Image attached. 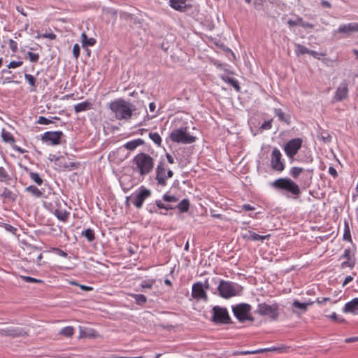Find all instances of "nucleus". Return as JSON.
<instances>
[{"label": "nucleus", "instance_id": "nucleus-1", "mask_svg": "<svg viewBox=\"0 0 358 358\" xmlns=\"http://www.w3.org/2000/svg\"><path fill=\"white\" fill-rule=\"evenodd\" d=\"M108 108L118 120H129L134 110V106L130 102L121 98L111 101Z\"/></svg>", "mask_w": 358, "mask_h": 358}, {"label": "nucleus", "instance_id": "nucleus-2", "mask_svg": "<svg viewBox=\"0 0 358 358\" xmlns=\"http://www.w3.org/2000/svg\"><path fill=\"white\" fill-rule=\"evenodd\" d=\"M132 164L134 171L144 176L152 172L155 162L150 155L140 152L133 158Z\"/></svg>", "mask_w": 358, "mask_h": 358}, {"label": "nucleus", "instance_id": "nucleus-3", "mask_svg": "<svg viewBox=\"0 0 358 358\" xmlns=\"http://www.w3.org/2000/svg\"><path fill=\"white\" fill-rule=\"evenodd\" d=\"M271 186L278 190H285L296 196L301 194L299 185L288 178H278L271 183Z\"/></svg>", "mask_w": 358, "mask_h": 358}, {"label": "nucleus", "instance_id": "nucleus-4", "mask_svg": "<svg viewBox=\"0 0 358 358\" xmlns=\"http://www.w3.org/2000/svg\"><path fill=\"white\" fill-rule=\"evenodd\" d=\"M169 138L173 142L184 144L192 143L195 141V137L188 133L187 127L173 129L169 134Z\"/></svg>", "mask_w": 358, "mask_h": 358}, {"label": "nucleus", "instance_id": "nucleus-5", "mask_svg": "<svg viewBox=\"0 0 358 358\" xmlns=\"http://www.w3.org/2000/svg\"><path fill=\"white\" fill-rule=\"evenodd\" d=\"M251 310L252 306L250 304L245 303L232 306V312L234 316L241 322H243L246 320H249L250 322L254 321V317L250 315Z\"/></svg>", "mask_w": 358, "mask_h": 358}, {"label": "nucleus", "instance_id": "nucleus-6", "mask_svg": "<svg viewBox=\"0 0 358 358\" xmlns=\"http://www.w3.org/2000/svg\"><path fill=\"white\" fill-rule=\"evenodd\" d=\"M255 312L261 316H267L271 320H276L279 316V305L276 303L271 305L259 303Z\"/></svg>", "mask_w": 358, "mask_h": 358}, {"label": "nucleus", "instance_id": "nucleus-7", "mask_svg": "<svg viewBox=\"0 0 358 358\" xmlns=\"http://www.w3.org/2000/svg\"><path fill=\"white\" fill-rule=\"evenodd\" d=\"M155 174V179L157 181V184L164 187L167 185V180L173 177V172L166 168L164 162L161 161L156 167Z\"/></svg>", "mask_w": 358, "mask_h": 358}, {"label": "nucleus", "instance_id": "nucleus-8", "mask_svg": "<svg viewBox=\"0 0 358 358\" xmlns=\"http://www.w3.org/2000/svg\"><path fill=\"white\" fill-rule=\"evenodd\" d=\"M217 289L220 295L224 299L231 298L238 293V285L230 281L222 280Z\"/></svg>", "mask_w": 358, "mask_h": 358}, {"label": "nucleus", "instance_id": "nucleus-9", "mask_svg": "<svg viewBox=\"0 0 358 358\" xmlns=\"http://www.w3.org/2000/svg\"><path fill=\"white\" fill-rule=\"evenodd\" d=\"M151 196V191L143 186L139 188L138 192L134 193L131 196L127 197L130 199L132 204L138 209L142 208L144 201Z\"/></svg>", "mask_w": 358, "mask_h": 358}, {"label": "nucleus", "instance_id": "nucleus-10", "mask_svg": "<svg viewBox=\"0 0 358 358\" xmlns=\"http://www.w3.org/2000/svg\"><path fill=\"white\" fill-rule=\"evenodd\" d=\"M212 321L215 324H230L231 317L226 308L215 306L213 308Z\"/></svg>", "mask_w": 358, "mask_h": 358}, {"label": "nucleus", "instance_id": "nucleus-11", "mask_svg": "<svg viewBox=\"0 0 358 358\" xmlns=\"http://www.w3.org/2000/svg\"><path fill=\"white\" fill-rule=\"evenodd\" d=\"M302 139L296 138L289 141L285 145L284 150L289 158H293L302 146Z\"/></svg>", "mask_w": 358, "mask_h": 358}, {"label": "nucleus", "instance_id": "nucleus-12", "mask_svg": "<svg viewBox=\"0 0 358 358\" xmlns=\"http://www.w3.org/2000/svg\"><path fill=\"white\" fill-rule=\"evenodd\" d=\"M271 166L273 170L282 172L285 169V164L282 160V154L277 148H273L271 155Z\"/></svg>", "mask_w": 358, "mask_h": 358}, {"label": "nucleus", "instance_id": "nucleus-13", "mask_svg": "<svg viewBox=\"0 0 358 358\" xmlns=\"http://www.w3.org/2000/svg\"><path fill=\"white\" fill-rule=\"evenodd\" d=\"M63 136L62 131H46L42 136V141L51 145L60 144L61 138Z\"/></svg>", "mask_w": 358, "mask_h": 358}, {"label": "nucleus", "instance_id": "nucleus-14", "mask_svg": "<svg viewBox=\"0 0 358 358\" xmlns=\"http://www.w3.org/2000/svg\"><path fill=\"white\" fill-rule=\"evenodd\" d=\"M54 162L60 171H70L77 168L76 163L69 162V158L65 156L56 157Z\"/></svg>", "mask_w": 358, "mask_h": 358}, {"label": "nucleus", "instance_id": "nucleus-15", "mask_svg": "<svg viewBox=\"0 0 358 358\" xmlns=\"http://www.w3.org/2000/svg\"><path fill=\"white\" fill-rule=\"evenodd\" d=\"M192 296L197 301L203 300L206 301L208 300L207 293L203 288L202 282H197L193 284Z\"/></svg>", "mask_w": 358, "mask_h": 358}, {"label": "nucleus", "instance_id": "nucleus-16", "mask_svg": "<svg viewBox=\"0 0 358 358\" xmlns=\"http://www.w3.org/2000/svg\"><path fill=\"white\" fill-rule=\"evenodd\" d=\"M348 95V86L347 83H342L336 89L334 99L336 101H341L346 99Z\"/></svg>", "mask_w": 358, "mask_h": 358}, {"label": "nucleus", "instance_id": "nucleus-17", "mask_svg": "<svg viewBox=\"0 0 358 358\" xmlns=\"http://www.w3.org/2000/svg\"><path fill=\"white\" fill-rule=\"evenodd\" d=\"M338 32L347 34L358 32V22H350L342 24L338 27Z\"/></svg>", "mask_w": 358, "mask_h": 358}, {"label": "nucleus", "instance_id": "nucleus-18", "mask_svg": "<svg viewBox=\"0 0 358 358\" xmlns=\"http://www.w3.org/2000/svg\"><path fill=\"white\" fill-rule=\"evenodd\" d=\"M54 215L56 217L63 222H66L70 216V212L65 208H62L60 206L55 210Z\"/></svg>", "mask_w": 358, "mask_h": 358}, {"label": "nucleus", "instance_id": "nucleus-19", "mask_svg": "<svg viewBox=\"0 0 358 358\" xmlns=\"http://www.w3.org/2000/svg\"><path fill=\"white\" fill-rule=\"evenodd\" d=\"M313 176V170L305 169L301 176L299 178V182L303 183L304 185H308L312 180Z\"/></svg>", "mask_w": 358, "mask_h": 358}, {"label": "nucleus", "instance_id": "nucleus-20", "mask_svg": "<svg viewBox=\"0 0 358 358\" xmlns=\"http://www.w3.org/2000/svg\"><path fill=\"white\" fill-rule=\"evenodd\" d=\"M358 309V298H355L350 301L348 302L344 307V312L354 313Z\"/></svg>", "mask_w": 358, "mask_h": 358}, {"label": "nucleus", "instance_id": "nucleus-21", "mask_svg": "<svg viewBox=\"0 0 358 358\" xmlns=\"http://www.w3.org/2000/svg\"><path fill=\"white\" fill-rule=\"evenodd\" d=\"M92 104L90 101H85L74 106V110L76 113L90 110Z\"/></svg>", "mask_w": 358, "mask_h": 358}, {"label": "nucleus", "instance_id": "nucleus-22", "mask_svg": "<svg viewBox=\"0 0 358 358\" xmlns=\"http://www.w3.org/2000/svg\"><path fill=\"white\" fill-rule=\"evenodd\" d=\"M144 144V141L141 138L134 139L130 141L127 142L124 147L129 150H134L137 147L141 146Z\"/></svg>", "mask_w": 358, "mask_h": 358}, {"label": "nucleus", "instance_id": "nucleus-23", "mask_svg": "<svg viewBox=\"0 0 358 358\" xmlns=\"http://www.w3.org/2000/svg\"><path fill=\"white\" fill-rule=\"evenodd\" d=\"M1 138L5 143L10 145H13L15 142L13 135L5 129H3L1 131Z\"/></svg>", "mask_w": 358, "mask_h": 358}, {"label": "nucleus", "instance_id": "nucleus-24", "mask_svg": "<svg viewBox=\"0 0 358 358\" xmlns=\"http://www.w3.org/2000/svg\"><path fill=\"white\" fill-rule=\"evenodd\" d=\"M24 78L26 81L29 83L30 85V92H34L36 91V78L28 73L24 74Z\"/></svg>", "mask_w": 358, "mask_h": 358}, {"label": "nucleus", "instance_id": "nucleus-25", "mask_svg": "<svg viewBox=\"0 0 358 358\" xmlns=\"http://www.w3.org/2000/svg\"><path fill=\"white\" fill-rule=\"evenodd\" d=\"M81 41L83 46H93L96 43V39L94 38H88L87 35L84 32L81 34Z\"/></svg>", "mask_w": 358, "mask_h": 358}, {"label": "nucleus", "instance_id": "nucleus-26", "mask_svg": "<svg viewBox=\"0 0 358 358\" xmlns=\"http://www.w3.org/2000/svg\"><path fill=\"white\" fill-rule=\"evenodd\" d=\"M171 6L177 10H182L186 7L185 0H170Z\"/></svg>", "mask_w": 358, "mask_h": 358}, {"label": "nucleus", "instance_id": "nucleus-27", "mask_svg": "<svg viewBox=\"0 0 358 358\" xmlns=\"http://www.w3.org/2000/svg\"><path fill=\"white\" fill-rule=\"evenodd\" d=\"M304 170L305 169L301 167L294 166L291 168L289 174L294 179H299Z\"/></svg>", "mask_w": 358, "mask_h": 358}, {"label": "nucleus", "instance_id": "nucleus-28", "mask_svg": "<svg viewBox=\"0 0 358 358\" xmlns=\"http://www.w3.org/2000/svg\"><path fill=\"white\" fill-rule=\"evenodd\" d=\"M74 332L75 329L72 326H67L62 329L59 334L66 337H71L74 334Z\"/></svg>", "mask_w": 358, "mask_h": 358}, {"label": "nucleus", "instance_id": "nucleus-29", "mask_svg": "<svg viewBox=\"0 0 358 358\" xmlns=\"http://www.w3.org/2000/svg\"><path fill=\"white\" fill-rule=\"evenodd\" d=\"M25 191L29 192L35 197H41L42 196V192L36 186L30 185L25 188Z\"/></svg>", "mask_w": 358, "mask_h": 358}, {"label": "nucleus", "instance_id": "nucleus-30", "mask_svg": "<svg viewBox=\"0 0 358 358\" xmlns=\"http://www.w3.org/2000/svg\"><path fill=\"white\" fill-rule=\"evenodd\" d=\"M312 304H313V301H310L308 303H301L298 300H294L293 302V306L302 310L303 312H306L308 309V306Z\"/></svg>", "mask_w": 358, "mask_h": 358}, {"label": "nucleus", "instance_id": "nucleus-31", "mask_svg": "<svg viewBox=\"0 0 358 358\" xmlns=\"http://www.w3.org/2000/svg\"><path fill=\"white\" fill-rule=\"evenodd\" d=\"M179 210L182 213L187 212L189 208V201L188 199L182 200L177 206Z\"/></svg>", "mask_w": 358, "mask_h": 358}, {"label": "nucleus", "instance_id": "nucleus-32", "mask_svg": "<svg viewBox=\"0 0 358 358\" xmlns=\"http://www.w3.org/2000/svg\"><path fill=\"white\" fill-rule=\"evenodd\" d=\"M82 235L84 236L89 242H92L95 239L94 232L92 229H87L83 231Z\"/></svg>", "mask_w": 358, "mask_h": 358}, {"label": "nucleus", "instance_id": "nucleus-33", "mask_svg": "<svg viewBox=\"0 0 358 358\" xmlns=\"http://www.w3.org/2000/svg\"><path fill=\"white\" fill-rule=\"evenodd\" d=\"M150 138L158 146L161 145L162 144V138L159 136V134L157 132H150L149 134Z\"/></svg>", "mask_w": 358, "mask_h": 358}, {"label": "nucleus", "instance_id": "nucleus-34", "mask_svg": "<svg viewBox=\"0 0 358 358\" xmlns=\"http://www.w3.org/2000/svg\"><path fill=\"white\" fill-rule=\"evenodd\" d=\"M241 234L243 239L256 241L255 236H257V234L253 231L248 230L245 232H243Z\"/></svg>", "mask_w": 358, "mask_h": 358}, {"label": "nucleus", "instance_id": "nucleus-35", "mask_svg": "<svg viewBox=\"0 0 358 358\" xmlns=\"http://www.w3.org/2000/svg\"><path fill=\"white\" fill-rule=\"evenodd\" d=\"M30 178L36 182L38 185H41L43 183V180L40 177L39 174L38 173L35 172H29V173Z\"/></svg>", "mask_w": 358, "mask_h": 358}, {"label": "nucleus", "instance_id": "nucleus-36", "mask_svg": "<svg viewBox=\"0 0 358 358\" xmlns=\"http://www.w3.org/2000/svg\"><path fill=\"white\" fill-rule=\"evenodd\" d=\"M223 80L225 81L226 83L230 84L231 86L234 87V88L236 90V91H239L240 90V86L238 85V83L236 80H235L234 78H222Z\"/></svg>", "mask_w": 358, "mask_h": 358}, {"label": "nucleus", "instance_id": "nucleus-37", "mask_svg": "<svg viewBox=\"0 0 358 358\" xmlns=\"http://www.w3.org/2000/svg\"><path fill=\"white\" fill-rule=\"evenodd\" d=\"M132 296L138 305H144L147 301V298L143 294H132Z\"/></svg>", "mask_w": 358, "mask_h": 358}, {"label": "nucleus", "instance_id": "nucleus-38", "mask_svg": "<svg viewBox=\"0 0 358 358\" xmlns=\"http://www.w3.org/2000/svg\"><path fill=\"white\" fill-rule=\"evenodd\" d=\"M308 50L306 47L301 44L296 45L295 52L297 55L308 54Z\"/></svg>", "mask_w": 358, "mask_h": 358}, {"label": "nucleus", "instance_id": "nucleus-39", "mask_svg": "<svg viewBox=\"0 0 358 358\" xmlns=\"http://www.w3.org/2000/svg\"><path fill=\"white\" fill-rule=\"evenodd\" d=\"M343 239L352 241L351 239V235H350V230L348 225V223L347 222H345V229H344V233H343Z\"/></svg>", "mask_w": 358, "mask_h": 358}, {"label": "nucleus", "instance_id": "nucleus-40", "mask_svg": "<svg viewBox=\"0 0 358 358\" xmlns=\"http://www.w3.org/2000/svg\"><path fill=\"white\" fill-rule=\"evenodd\" d=\"M155 283V279H148V280H143L141 284V286L142 287V288L151 289Z\"/></svg>", "mask_w": 358, "mask_h": 358}, {"label": "nucleus", "instance_id": "nucleus-41", "mask_svg": "<svg viewBox=\"0 0 358 358\" xmlns=\"http://www.w3.org/2000/svg\"><path fill=\"white\" fill-rule=\"evenodd\" d=\"M2 196L4 197V198H6V199H8L10 200H12V201H14L15 199V194L9 189H5L3 194H2Z\"/></svg>", "mask_w": 358, "mask_h": 358}, {"label": "nucleus", "instance_id": "nucleus-42", "mask_svg": "<svg viewBox=\"0 0 358 358\" xmlns=\"http://www.w3.org/2000/svg\"><path fill=\"white\" fill-rule=\"evenodd\" d=\"M22 278L27 282H34V283H43L44 281L41 279L34 278L29 276H22Z\"/></svg>", "mask_w": 358, "mask_h": 358}, {"label": "nucleus", "instance_id": "nucleus-43", "mask_svg": "<svg viewBox=\"0 0 358 358\" xmlns=\"http://www.w3.org/2000/svg\"><path fill=\"white\" fill-rule=\"evenodd\" d=\"M9 176L6 170L3 167H0V180L1 181H6L9 180Z\"/></svg>", "mask_w": 358, "mask_h": 358}, {"label": "nucleus", "instance_id": "nucleus-44", "mask_svg": "<svg viewBox=\"0 0 358 358\" xmlns=\"http://www.w3.org/2000/svg\"><path fill=\"white\" fill-rule=\"evenodd\" d=\"M328 317L338 323H343L345 322V319L337 315L336 313H332L330 315L328 316Z\"/></svg>", "mask_w": 358, "mask_h": 358}, {"label": "nucleus", "instance_id": "nucleus-45", "mask_svg": "<svg viewBox=\"0 0 358 358\" xmlns=\"http://www.w3.org/2000/svg\"><path fill=\"white\" fill-rule=\"evenodd\" d=\"M27 55L29 57L30 62H37L39 59L38 53L28 52Z\"/></svg>", "mask_w": 358, "mask_h": 358}, {"label": "nucleus", "instance_id": "nucleus-46", "mask_svg": "<svg viewBox=\"0 0 358 358\" xmlns=\"http://www.w3.org/2000/svg\"><path fill=\"white\" fill-rule=\"evenodd\" d=\"M37 123L40 124L48 125V124L52 123V121L46 118L45 117L39 116V117L37 120Z\"/></svg>", "mask_w": 358, "mask_h": 358}, {"label": "nucleus", "instance_id": "nucleus-47", "mask_svg": "<svg viewBox=\"0 0 358 358\" xmlns=\"http://www.w3.org/2000/svg\"><path fill=\"white\" fill-rule=\"evenodd\" d=\"M163 200L166 202H176L178 201V198L173 195L164 194L163 196Z\"/></svg>", "mask_w": 358, "mask_h": 358}, {"label": "nucleus", "instance_id": "nucleus-48", "mask_svg": "<svg viewBox=\"0 0 358 358\" xmlns=\"http://www.w3.org/2000/svg\"><path fill=\"white\" fill-rule=\"evenodd\" d=\"M22 64V61H12L8 64L7 66L8 69H15L21 66Z\"/></svg>", "mask_w": 358, "mask_h": 358}, {"label": "nucleus", "instance_id": "nucleus-49", "mask_svg": "<svg viewBox=\"0 0 358 358\" xmlns=\"http://www.w3.org/2000/svg\"><path fill=\"white\" fill-rule=\"evenodd\" d=\"M156 206L159 208V209H165L166 210H170V209H172V207L169 205H165L162 203V201L160 200H157L156 201Z\"/></svg>", "mask_w": 358, "mask_h": 358}, {"label": "nucleus", "instance_id": "nucleus-50", "mask_svg": "<svg viewBox=\"0 0 358 358\" xmlns=\"http://www.w3.org/2000/svg\"><path fill=\"white\" fill-rule=\"evenodd\" d=\"M275 114L278 117L280 121H285V114L280 108L275 109Z\"/></svg>", "mask_w": 358, "mask_h": 358}, {"label": "nucleus", "instance_id": "nucleus-51", "mask_svg": "<svg viewBox=\"0 0 358 358\" xmlns=\"http://www.w3.org/2000/svg\"><path fill=\"white\" fill-rule=\"evenodd\" d=\"M355 266V262L353 259H346V261L343 262L342 263V268H346V267H349V268H352L354 267Z\"/></svg>", "mask_w": 358, "mask_h": 358}, {"label": "nucleus", "instance_id": "nucleus-52", "mask_svg": "<svg viewBox=\"0 0 358 358\" xmlns=\"http://www.w3.org/2000/svg\"><path fill=\"white\" fill-rule=\"evenodd\" d=\"M73 55L76 59H78L80 56V46L77 43L73 47Z\"/></svg>", "mask_w": 358, "mask_h": 358}, {"label": "nucleus", "instance_id": "nucleus-53", "mask_svg": "<svg viewBox=\"0 0 358 358\" xmlns=\"http://www.w3.org/2000/svg\"><path fill=\"white\" fill-rule=\"evenodd\" d=\"M9 48L13 52H16L17 51V43L15 41L10 39L9 41Z\"/></svg>", "mask_w": 358, "mask_h": 358}, {"label": "nucleus", "instance_id": "nucleus-54", "mask_svg": "<svg viewBox=\"0 0 358 358\" xmlns=\"http://www.w3.org/2000/svg\"><path fill=\"white\" fill-rule=\"evenodd\" d=\"M299 22H300V26H301L303 28H313L314 25L306 22H303V19L300 17H299Z\"/></svg>", "mask_w": 358, "mask_h": 358}, {"label": "nucleus", "instance_id": "nucleus-55", "mask_svg": "<svg viewBox=\"0 0 358 358\" xmlns=\"http://www.w3.org/2000/svg\"><path fill=\"white\" fill-rule=\"evenodd\" d=\"M272 121L273 120H269L268 121H265L262 124L261 128L265 130H268L272 127Z\"/></svg>", "mask_w": 358, "mask_h": 358}, {"label": "nucleus", "instance_id": "nucleus-56", "mask_svg": "<svg viewBox=\"0 0 358 358\" xmlns=\"http://www.w3.org/2000/svg\"><path fill=\"white\" fill-rule=\"evenodd\" d=\"M40 37L43 38H49L50 40H55L57 38V36L54 33L51 32V33H48H48L43 34L40 36Z\"/></svg>", "mask_w": 358, "mask_h": 358}, {"label": "nucleus", "instance_id": "nucleus-57", "mask_svg": "<svg viewBox=\"0 0 358 358\" xmlns=\"http://www.w3.org/2000/svg\"><path fill=\"white\" fill-rule=\"evenodd\" d=\"M52 251H54L58 255L63 257L64 258L67 257V256H68V255L66 252H64V250H62L59 248H52Z\"/></svg>", "mask_w": 358, "mask_h": 358}, {"label": "nucleus", "instance_id": "nucleus-58", "mask_svg": "<svg viewBox=\"0 0 358 358\" xmlns=\"http://www.w3.org/2000/svg\"><path fill=\"white\" fill-rule=\"evenodd\" d=\"M343 257L345 259H352V252L350 249H345L343 252Z\"/></svg>", "mask_w": 358, "mask_h": 358}, {"label": "nucleus", "instance_id": "nucleus-59", "mask_svg": "<svg viewBox=\"0 0 358 358\" xmlns=\"http://www.w3.org/2000/svg\"><path fill=\"white\" fill-rule=\"evenodd\" d=\"M331 301V299L330 298H328V297H323V298H317L315 301V302L319 304V305H322V304H324L325 302L327 301Z\"/></svg>", "mask_w": 358, "mask_h": 358}, {"label": "nucleus", "instance_id": "nucleus-60", "mask_svg": "<svg viewBox=\"0 0 358 358\" xmlns=\"http://www.w3.org/2000/svg\"><path fill=\"white\" fill-rule=\"evenodd\" d=\"M256 241H261L263 242L265 239H268L270 238V234L262 236L257 234V236H255Z\"/></svg>", "mask_w": 358, "mask_h": 358}, {"label": "nucleus", "instance_id": "nucleus-61", "mask_svg": "<svg viewBox=\"0 0 358 358\" xmlns=\"http://www.w3.org/2000/svg\"><path fill=\"white\" fill-rule=\"evenodd\" d=\"M287 24H288L290 27L296 26V25H300V22H299V17H297L296 20H289L287 21Z\"/></svg>", "mask_w": 358, "mask_h": 358}, {"label": "nucleus", "instance_id": "nucleus-62", "mask_svg": "<svg viewBox=\"0 0 358 358\" xmlns=\"http://www.w3.org/2000/svg\"><path fill=\"white\" fill-rule=\"evenodd\" d=\"M328 172H329V173L331 176H332L334 178H336V177H337V176H338V173H337L336 170L334 167H332V166H330V167L329 168Z\"/></svg>", "mask_w": 358, "mask_h": 358}, {"label": "nucleus", "instance_id": "nucleus-63", "mask_svg": "<svg viewBox=\"0 0 358 358\" xmlns=\"http://www.w3.org/2000/svg\"><path fill=\"white\" fill-rule=\"evenodd\" d=\"M242 208L246 211L254 210L255 208L250 204L245 203L242 206Z\"/></svg>", "mask_w": 358, "mask_h": 358}, {"label": "nucleus", "instance_id": "nucleus-64", "mask_svg": "<svg viewBox=\"0 0 358 358\" xmlns=\"http://www.w3.org/2000/svg\"><path fill=\"white\" fill-rule=\"evenodd\" d=\"M358 341V336L350 337L345 339V342L347 343H354Z\"/></svg>", "mask_w": 358, "mask_h": 358}]
</instances>
